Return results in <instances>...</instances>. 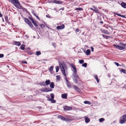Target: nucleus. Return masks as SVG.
<instances>
[{"label": "nucleus", "mask_w": 126, "mask_h": 126, "mask_svg": "<svg viewBox=\"0 0 126 126\" xmlns=\"http://www.w3.org/2000/svg\"><path fill=\"white\" fill-rule=\"evenodd\" d=\"M100 23L101 24H102L103 23V22L102 21H101L100 22Z\"/></svg>", "instance_id": "53"}, {"label": "nucleus", "mask_w": 126, "mask_h": 126, "mask_svg": "<svg viewBox=\"0 0 126 126\" xmlns=\"http://www.w3.org/2000/svg\"><path fill=\"white\" fill-rule=\"evenodd\" d=\"M79 31V30L78 29H76L75 31L76 32H78Z\"/></svg>", "instance_id": "49"}, {"label": "nucleus", "mask_w": 126, "mask_h": 126, "mask_svg": "<svg viewBox=\"0 0 126 126\" xmlns=\"http://www.w3.org/2000/svg\"><path fill=\"white\" fill-rule=\"evenodd\" d=\"M78 78V77H74L73 78V79L74 80V82L75 83H77V82L78 80H77V78Z\"/></svg>", "instance_id": "18"}, {"label": "nucleus", "mask_w": 126, "mask_h": 126, "mask_svg": "<svg viewBox=\"0 0 126 126\" xmlns=\"http://www.w3.org/2000/svg\"><path fill=\"white\" fill-rule=\"evenodd\" d=\"M121 6L124 8H126V3L123 2L121 4Z\"/></svg>", "instance_id": "12"}, {"label": "nucleus", "mask_w": 126, "mask_h": 126, "mask_svg": "<svg viewBox=\"0 0 126 126\" xmlns=\"http://www.w3.org/2000/svg\"><path fill=\"white\" fill-rule=\"evenodd\" d=\"M10 1L16 8L19 9H22V7L20 5V3L18 0H10Z\"/></svg>", "instance_id": "3"}, {"label": "nucleus", "mask_w": 126, "mask_h": 126, "mask_svg": "<svg viewBox=\"0 0 126 126\" xmlns=\"http://www.w3.org/2000/svg\"><path fill=\"white\" fill-rule=\"evenodd\" d=\"M56 78H57V80H59L60 79V77L58 75V76H57Z\"/></svg>", "instance_id": "38"}, {"label": "nucleus", "mask_w": 126, "mask_h": 126, "mask_svg": "<svg viewBox=\"0 0 126 126\" xmlns=\"http://www.w3.org/2000/svg\"><path fill=\"white\" fill-rule=\"evenodd\" d=\"M29 26H30V27H31V28H32L33 27V26L32 25V24L31 23V22H30V23H29L28 24Z\"/></svg>", "instance_id": "29"}, {"label": "nucleus", "mask_w": 126, "mask_h": 126, "mask_svg": "<svg viewBox=\"0 0 126 126\" xmlns=\"http://www.w3.org/2000/svg\"><path fill=\"white\" fill-rule=\"evenodd\" d=\"M58 118L61 119V120H62L63 121H67L68 119L65 118L64 117L62 116H58Z\"/></svg>", "instance_id": "6"}, {"label": "nucleus", "mask_w": 126, "mask_h": 126, "mask_svg": "<svg viewBox=\"0 0 126 126\" xmlns=\"http://www.w3.org/2000/svg\"><path fill=\"white\" fill-rule=\"evenodd\" d=\"M104 120V119L103 118H101L99 119V121L100 122H101Z\"/></svg>", "instance_id": "28"}, {"label": "nucleus", "mask_w": 126, "mask_h": 126, "mask_svg": "<svg viewBox=\"0 0 126 126\" xmlns=\"http://www.w3.org/2000/svg\"><path fill=\"white\" fill-rule=\"evenodd\" d=\"M115 64H116V65H117V66H118L119 65H119V63H116V62H115Z\"/></svg>", "instance_id": "46"}, {"label": "nucleus", "mask_w": 126, "mask_h": 126, "mask_svg": "<svg viewBox=\"0 0 126 126\" xmlns=\"http://www.w3.org/2000/svg\"><path fill=\"white\" fill-rule=\"evenodd\" d=\"M108 76L109 77H110V75L109 74L108 75Z\"/></svg>", "instance_id": "52"}, {"label": "nucleus", "mask_w": 126, "mask_h": 126, "mask_svg": "<svg viewBox=\"0 0 126 126\" xmlns=\"http://www.w3.org/2000/svg\"><path fill=\"white\" fill-rule=\"evenodd\" d=\"M91 52L90 50L89 49H87L86 50V54L87 55H88L90 54V52Z\"/></svg>", "instance_id": "21"}, {"label": "nucleus", "mask_w": 126, "mask_h": 126, "mask_svg": "<svg viewBox=\"0 0 126 126\" xmlns=\"http://www.w3.org/2000/svg\"><path fill=\"white\" fill-rule=\"evenodd\" d=\"M46 16L47 17L50 18V16H49V15H46Z\"/></svg>", "instance_id": "51"}, {"label": "nucleus", "mask_w": 126, "mask_h": 126, "mask_svg": "<svg viewBox=\"0 0 126 126\" xmlns=\"http://www.w3.org/2000/svg\"><path fill=\"white\" fill-rule=\"evenodd\" d=\"M93 7L95 9V10L94 11L96 13H99L98 11V9L96 8L94 6H93Z\"/></svg>", "instance_id": "27"}, {"label": "nucleus", "mask_w": 126, "mask_h": 126, "mask_svg": "<svg viewBox=\"0 0 126 126\" xmlns=\"http://www.w3.org/2000/svg\"><path fill=\"white\" fill-rule=\"evenodd\" d=\"M84 62V60H80L79 61V63H80L81 64L83 63Z\"/></svg>", "instance_id": "34"}, {"label": "nucleus", "mask_w": 126, "mask_h": 126, "mask_svg": "<svg viewBox=\"0 0 126 126\" xmlns=\"http://www.w3.org/2000/svg\"><path fill=\"white\" fill-rule=\"evenodd\" d=\"M64 110H72V108L70 107L65 106L64 107Z\"/></svg>", "instance_id": "7"}, {"label": "nucleus", "mask_w": 126, "mask_h": 126, "mask_svg": "<svg viewBox=\"0 0 126 126\" xmlns=\"http://www.w3.org/2000/svg\"><path fill=\"white\" fill-rule=\"evenodd\" d=\"M50 86L51 88H53L54 87V84L53 82H51L50 84Z\"/></svg>", "instance_id": "14"}, {"label": "nucleus", "mask_w": 126, "mask_h": 126, "mask_svg": "<svg viewBox=\"0 0 126 126\" xmlns=\"http://www.w3.org/2000/svg\"><path fill=\"white\" fill-rule=\"evenodd\" d=\"M102 36H103V37H108V36H107L106 35L104 34L102 35Z\"/></svg>", "instance_id": "45"}, {"label": "nucleus", "mask_w": 126, "mask_h": 126, "mask_svg": "<svg viewBox=\"0 0 126 126\" xmlns=\"http://www.w3.org/2000/svg\"><path fill=\"white\" fill-rule=\"evenodd\" d=\"M14 43L15 45L18 46H19L20 45V43L19 42L15 41L14 42Z\"/></svg>", "instance_id": "16"}, {"label": "nucleus", "mask_w": 126, "mask_h": 126, "mask_svg": "<svg viewBox=\"0 0 126 126\" xmlns=\"http://www.w3.org/2000/svg\"><path fill=\"white\" fill-rule=\"evenodd\" d=\"M64 28V26L63 25L61 26H58L57 27V29L58 30L59 29H63Z\"/></svg>", "instance_id": "9"}, {"label": "nucleus", "mask_w": 126, "mask_h": 126, "mask_svg": "<svg viewBox=\"0 0 126 126\" xmlns=\"http://www.w3.org/2000/svg\"><path fill=\"white\" fill-rule=\"evenodd\" d=\"M114 14H115L116 15H117L118 16H119L123 17H124V18H126L125 16H123L122 15H120L119 14H116V13H114Z\"/></svg>", "instance_id": "24"}, {"label": "nucleus", "mask_w": 126, "mask_h": 126, "mask_svg": "<svg viewBox=\"0 0 126 126\" xmlns=\"http://www.w3.org/2000/svg\"><path fill=\"white\" fill-rule=\"evenodd\" d=\"M24 20L27 24H28L30 22L27 18H25Z\"/></svg>", "instance_id": "22"}, {"label": "nucleus", "mask_w": 126, "mask_h": 126, "mask_svg": "<svg viewBox=\"0 0 126 126\" xmlns=\"http://www.w3.org/2000/svg\"><path fill=\"white\" fill-rule=\"evenodd\" d=\"M71 66L74 69L73 71H75V72H77V69L75 66L73 64H72Z\"/></svg>", "instance_id": "13"}, {"label": "nucleus", "mask_w": 126, "mask_h": 126, "mask_svg": "<svg viewBox=\"0 0 126 126\" xmlns=\"http://www.w3.org/2000/svg\"><path fill=\"white\" fill-rule=\"evenodd\" d=\"M32 22L35 27H37V26L38 25H37V24L36 23V21H35L34 20V21H33Z\"/></svg>", "instance_id": "30"}, {"label": "nucleus", "mask_w": 126, "mask_h": 126, "mask_svg": "<svg viewBox=\"0 0 126 126\" xmlns=\"http://www.w3.org/2000/svg\"><path fill=\"white\" fill-rule=\"evenodd\" d=\"M53 70V67L51 66L50 67L49 69V70L50 71H52Z\"/></svg>", "instance_id": "36"}, {"label": "nucleus", "mask_w": 126, "mask_h": 126, "mask_svg": "<svg viewBox=\"0 0 126 126\" xmlns=\"http://www.w3.org/2000/svg\"><path fill=\"white\" fill-rule=\"evenodd\" d=\"M87 63H83L82 65V66H83L85 67H86L87 66Z\"/></svg>", "instance_id": "33"}, {"label": "nucleus", "mask_w": 126, "mask_h": 126, "mask_svg": "<svg viewBox=\"0 0 126 126\" xmlns=\"http://www.w3.org/2000/svg\"><path fill=\"white\" fill-rule=\"evenodd\" d=\"M102 32L106 34H110V33L108 31L105 30H103L102 31Z\"/></svg>", "instance_id": "11"}, {"label": "nucleus", "mask_w": 126, "mask_h": 126, "mask_svg": "<svg viewBox=\"0 0 126 126\" xmlns=\"http://www.w3.org/2000/svg\"><path fill=\"white\" fill-rule=\"evenodd\" d=\"M122 71L123 72V73H125V74H126V70H124V69H122Z\"/></svg>", "instance_id": "37"}, {"label": "nucleus", "mask_w": 126, "mask_h": 126, "mask_svg": "<svg viewBox=\"0 0 126 126\" xmlns=\"http://www.w3.org/2000/svg\"><path fill=\"white\" fill-rule=\"evenodd\" d=\"M51 103H55L56 102V101L55 100H54L53 99H52L51 101Z\"/></svg>", "instance_id": "39"}, {"label": "nucleus", "mask_w": 126, "mask_h": 126, "mask_svg": "<svg viewBox=\"0 0 126 126\" xmlns=\"http://www.w3.org/2000/svg\"><path fill=\"white\" fill-rule=\"evenodd\" d=\"M44 84H43L42 83H41V84H40L43 85V86H45L46 85V84L44 83Z\"/></svg>", "instance_id": "50"}, {"label": "nucleus", "mask_w": 126, "mask_h": 126, "mask_svg": "<svg viewBox=\"0 0 126 126\" xmlns=\"http://www.w3.org/2000/svg\"><path fill=\"white\" fill-rule=\"evenodd\" d=\"M24 63H26H26H27V62H26V61H25V62H24Z\"/></svg>", "instance_id": "54"}, {"label": "nucleus", "mask_w": 126, "mask_h": 126, "mask_svg": "<svg viewBox=\"0 0 126 126\" xmlns=\"http://www.w3.org/2000/svg\"><path fill=\"white\" fill-rule=\"evenodd\" d=\"M84 117L85 118V121L86 123H87L90 121V120L88 118L86 117Z\"/></svg>", "instance_id": "15"}, {"label": "nucleus", "mask_w": 126, "mask_h": 126, "mask_svg": "<svg viewBox=\"0 0 126 126\" xmlns=\"http://www.w3.org/2000/svg\"><path fill=\"white\" fill-rule=\"evenodd\" d=\"M53 2L55 3H57L58 4H61L62 3V2L61 1L58 0H54Z\"/></svg>", "instance_id": "10"}, {"label": "nucleus", "mask_w": 126, "mask_h": 126, "mask_svg": "<svg viewBox=\"0 0 126 126\" xmlns=\"http://www.w3.org/2000/svg\"><path fill=\"white\" fill-rule=\"evenodd\" d=\"M50 81L49 80H46V81H45V83L46 84V85H48L50 84Z\"/></svg>", "instance_id": "17"}, {"label": "nucleus", "mask_w": 126, "mask_h": 126, "mask_svg": "<svg viewBox=\"0 0 126 126\" xmlns=\"http://www.w3.org/2000/svg\"><path fill=\"white\" fill-rule=\"evenodd\" d=\"M91 51L92 52L94 51V48L93 47H91Z\"/></svg>", "instance_id": "47"}, {"label": "nucleus", "mask_w": 126, "mask_h": 126, "mask_svg": "<svg viewBox=\"0 0 126 126\" xmlns=\"http://www.w3.org/2000/svg\"><path fill=\"white\" fill-rule=\"evenodd\" d=\"M74 89L77 91H79V88L77 86H75L74 87Z\"/></svg>", "instance_id": "19"}, {"label": "nucleus", "mask_w": 126, "mask_h": 126, "mask_svg": "<svg viewBox=\"0 0 126 126\" xmlns=\"http://www.w3.org/2000/svg\"><path fill=\"white\" fill-rule=\"evenodd\" d=\"M59 69V68L58 66H57L56 67V72H58Z\"/></svg>", "instance_id": "32"}, {"label": "nucleus", "mask_w": 126, "mask_h": 126, "mask_svg": "<svg viewBox=\"0 0 126 126\" xmlns=\"http://www.w3.org/2000/svg\"><path fill=\"white\" fill-rule=\"evenodd\" d=\"M41 27L42 28H44L45 27V26L43 24H42L40 25Z\"/></svg>", "instance_id": "41"}, {"label": "nucleus", "mask_w": 126, "mask_h": 126, "mask_svg": "<svg viewBox=\"0 0 126 126\" xmlns=\"http://www.w3.org/2000/svg\"><path fill=\"white\" fill-rule=\"evenodd\" d=\"M95 78L96 79L98 83L99 82V80L97 78V75H95L94 76Z\"/></svg>", "instance_id": "26"}, {"label": "nucleus", "mask_w": 126, "mask_h": 126, "mask_svg": "<svg viewBox=\"0 0 126 126\" xmlns=\"http://www.w3.org/2000/svg\"><path fill=\"white\" fill-rule=\"evenodd\" d=\"M39 91H42L43 92H48L52 91V90L50 89L49 90H48L47 88H42L41 90H39Z\"/></svg>", "instance_id": "5"}, {"label": "nucleus", "mask_w": 126, "mask_h": 126, "mask_svg": "<svg viewBox=\"0 0 126 126\" xmlns=\"http://www.w3.org/2000/svg\"><path fill=\"white\" fill-rule=\"evenodd\" d=\"M36 17L38 18V16H36Z\"/></svg>", "instance_id": "55"}, {"label": "nucleus", "mask_w": 126, "mask_h": 126, "mask_svg": "<svg viewBox=\"0 0 126 126\" xmlns=\"http://www.w3.org/2000/svg\"><path fill=\"white\" fill-rule=\"evenodd\" d=\"M29 19L32 21V22L34 21V20L31 17H29Z\"/></svg>", "instance_id": "43"}, {"label": "nucleus", "mask_w": 126, "mask_h": 126, "mask_svg": "<svg viewBox=\"0 0 126 126\" xmlns=\"http://www.w3.org/2000/svg\"><path fill=\"white\" fill-rule=\"evenodd\" d=\"M53 99L52 98H48L47 99V100L48 101H51V100Z\"/></svg>", "instance_id": "44"}, {"label": "nucleus", "mask_w": 126, "mask_h": 126, "mask_svg": "<svg viewBox=\"0 0 126 126\" xmlns=\"http://www.w3.org/2000/svg\"><path fill=\"white\" fill-rule=\"evenodd\" d=\"M67 94H62V97L63 99H67Z\"/></svg>", "instance_id": "8"}, {"label": "nucleus", "mask_w": 126, "mask_h": 126, "mask_svg": "<svg viewBox=\"0 0 126 126\" xmlns=\"http://www.w3.org/2000/svg\"><path fill=\"white\" fill-rule=\"evenodd\" d=\"M113 46L116 48L122 50L125 49L126 47V44L121 43H120L119 46L114 44L113 45Z\"/></svg>", "instance_id": "2"}, {"label": "nucleus", "mask_w": 126, "mask_h": 126, "mask_svg": "<svg viewBox=\"0 0 126 126\" xmlns=\"http://www.w3.org/2000/svg\"><path fill=\"white\" fill-rule=\"evenodd\" d=\"M84 103L85 104H91V103L89 101H86L84 102Z\"/></svg>", "instance_id": "23"}, {"label": "nucleus", "mask_w": 126, "mask_h": 126, "mask_svg": "<svg viewBox=\"0 0 126 126\" xmlns=\"http://www.w3.org/2000/svg\"><path fill=\"white\" fill-rule=\"evenodd\" d=\"M90 9L91 10H92L93 11H94L95 10V9H94H94H93V8H90Z\"/></svg>", "instance_id": "48"}, {"label": "nucleus", "mask_w": 126, "mask_h": 126, "mask_svg": "<svg viewBox=\"0 0 126 126\" xmlns=\"http://www.w3.org/2000/svg\"><path fill=\"white\" fill-rule=\"evenodd\" d=\"M76 10H82V9L81 8H77L76 9Z\"/></svg>", "instance_id": "40"}, {"label": "nucleus", "mask_w": 126, "mask_h": 126, "mask_svg": "<svg viewBox=\"0 0 126 126\" xmlns=\"http://www.w3.org/2000/svg\"><path fill=\"white\" fill-rule=\"evenodd\" d=\"M4 56V55L3 54H0V58H2Z\"/></svg>", "instance_id": "42"}, {"label": "nucleus", "mask_w": 126, "mask_h": 126, "mask_svg": "<svg viewBox=\"0 0 126 126\" xmlns=\"http://www.w3.org/2000/svg\"><path fill=\"white\" fill-rule=\"evenodd\" d=\"M50 95L51 97V98H52L53 99L54 97V94H50Z\"/></svg>", "instance_id": "31"}, {"label": "nucleus", "mask_w": 126, "mask_h": 126, "mask_svg": "<svg viewBox=\"0 0 126 126\" xmlns=\"http://www.w3.org/2000/svg\"><path fill=\"white\" fill-rule=\"evenodd\" d=\"M126 122V114L123 115L121 116L119 120V123L123 124Z\"/></svg>", "instance_id": "4"}, {"label": "nucleus", "mask_w": 126, "mask_h": 126, "mask_svg": "<svg viewBox=\"0 0 126 126\" xmlns=\"http://www.w3.org/2000/svg\"><path fill=\"white\" fill-rule=\"evenodd\" d=\"M41 54V52L40 51H38L36 52V55L37 56L40 55Z\"/></svg>", "instance_id": "25"}, {"label": "nucleus", "mask_w": 126, "mask_h": 126, "mask_svg": "<svg viewBox=\"0 0 126 126\" xmlns=\"http://www.w3.org/2000/svg\"><path fill=\"white\" fill-rule=\"evenodd\" d=\"M59 64L61 67V69L62 72V73L64 76L65 77V79L66 82V83L67 85V87L69 88H71V86L70 83V82H69L67 80V77L66 76L65 72V69H64V67L63 65L60 62H59Z\"/></svg>", "instance_id": "1"}, {"label": "nucleus", "mask_w": 126, "mask_h": 126, "mask_svg": "<svg viewBox=\"0 0 126 126\" xmlns=\"http://www.w3.org/2000/svg\"><path fill=\"white\" fill-rule=\"evenodd\" d=\"M20 48L22 50H24L25 48L24 46H21L20 47Z\"/></svg>", "instance_id": "35"}, {"label": "nucleus", "mask_w": 126, "mask_h": 126, "mask_svg": "<svg viewBox=\"0 0 126 126\" xmlns=\"http://www.w3.org/2000/svg\"><path fill=\"white\" fill-rule=\"evenodd\" d=\"M74 74H73V76L74 77H78V75L77 74V72H75V71H73Z\"/></svg>", "instance_id": "20"}]
</instances>
